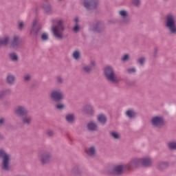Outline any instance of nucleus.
<instances>
[{"label": "nucleus", "mask_w": 176, "mask_h": 176, "mask_svg": "<svg viewBox=\"0 0 176 176\" xmlns=\"http://www.w3.org/2000/svg\"><path fill=\"white\" fill-rule=\"evenodd\" d=\"M165 28L172 36H176V16L173 13H169L165 16Z\"/></svg>", "instance_id": "f257e3e1"}, {"label": "nucleus", "mask_w": 176, "mask_h": 176, "mask_svg": "<svg viewBox=\"0 0 176 176\" xmlns=\"http://www.w3.org/2000/svg\"><path fill=\"white\" fill-rule=\"evenodd\" d=\"M104 76L109 83L112 85H119L120 80L118 78L115 69L112 66H106L103 70Z\"/></svg>", "instance_id": "f03ea898"}, {"label": "nucleus", "mask_w": 176, "mask_h": 176, "mask_svg": "<svg viewBox=\"0 0 176 176\" xmlns=\"http://www.w3.org/2000/svg\"><path fill=\"white\" fill-rule=\"evenodd\" d=\"M0 160L1 161V168L3 171H10L12 168L10 162H12V155L8 153L3 148H0Z\"/></svg>", "instance_id": "7ed1b4c3"}, {"label": "nucleus", "mask_w": 176, "mask_h": 176, "mask_svg": "<svg viewBox=\"0 0 176 176\" xmlns=\"http://www.w3.org/2000/svg\"><path fill=\"white\" fill-rule=\"evenodd\" d=\"M57 25H53L52 27V31L53 32L54 36L56 39H59L60 41H63L65 39V36H64V31H65V28L63 25V20L57 21Z\"/></svg>", "instance_id": "20e7f679"}, {"label": "nucleus", "mask_w": 176, "mask_h": 176, "mask_svg": "<svg viewBox=\"0 0 176 176\" xmlns=\"http://www.w3.org/2000/svg\"><path fill=\"white\" fill-rule=\"evenodd\" d=\"M52 157H53L52 152L47 150H41L38 155V160L42 166L50 164Z\"/></svg>", "instance_id": "39448f33"}, {"label": "nucleus", "mask_w": 176, "mask_h": 176, "mask_svg": "<svg viewBox=\"0 0 176 176\" xmlns=\"http://www.w3.org/2000/svg\"><path fill=\"white\" fill-rule=\"evenodd\" d=\"M105 24L101 21H96L93 23L89 24V31L96 32L97 34H102L105 31Z\"/></svg>", "instance_id": "423d86ee"}, {"label": "nucleus", "mask_w": 176, "mask_h": 176, "mask_svg": "<svg viewBox=\"0 0 176 176\" xmlns=\"http://www.w3.org/2000/svg\"><path fill=\"white\" fill-rule=\"evenodd\" d=\"M100 1L98 0H83L82 5L88 12L97 10Z\"/></svg>", "instance_id": "0eeeda50"}, {"label": "nucleus", "mask_w": 176, "mask_h": 176, "mask_svg": "<svg viewBox=\"0 0 176 176\" xmlns=\"http://www.w3.org/2000/svg\"><path fill=\"white\" fill-rule=\"evenodd\" d=\"M151 124L154 129H162V127H164L166 121H164V118H163V116H155L152 117Z\"/></svg>", "instance_id": "6e6552de"}, {"label": "nucleus", "mask_w": 176, "mask_h": 176, "mask_svg": "<svg viewBox=\"0 0 176 176\" xmlns=\"http://www.w3.org/2000/svg\"><path fill=\"white\" fill-rule=\"evenodd\" d=\"M50 98L54 102H58L65 98V95L60 89H54L50 94Z\"/></svg>", "instance_id": "1a4fd4ad"}, {"label": "nucleus", "mask_w": 176, "mask_h": 176, "mask_svg": "<svg viewBox=\"0 0 176 176\" xmlns=\"http://www.w3.org/2000/svg\"><path fill=\"white\" fill-rule=\"evenodd\" d=\"M124 165H117L108 170V174L113 176H120L124 173Z\"/></svg>", "instance_id": "9d476101"}, {"label": "nucleus", "mask_w": 176, "mask_h": 176, "mask_svg": "<svg viewBox=\"0 0 176 176\" xmlns=\"http://www.w3.org/2000/svg\"><path fill=\"white\" fill-rule=\"evenodd\" d=\"M140 164H141V158H134L124 165V169L130 171L134 168H138Z\"/></svg>", "instance_id": "9b49d317"}, {"label": "nucleus", "mask_w": 176, "mask_h": 176, "mask_svg": "<svg viewBox=\"0 0 176 176\" xmlns=\"http://www.w3.org/2000/svg\"><path fill=\"white\" fill-rule=\"evenodd\" d=\"M14 113L18 118H23L24 116H28L30 111H28V109L25 106L19 105L14 110Z\"/></svg>", "instance_id": "f8f14e48"}, {"label": "nucleus", "mask_w": 176, "mask_h": 176, "mask_svg": "<svg viewBox=\"0 0 176 176\" xmlns=\"http://www.w3.org/2000/svg\"><path fill=\"white\" fill-rule=\"evenodd\" d=\"M38 21H34L32 25V28L30 31V35H33V36H39L41 34H42V28L41 26L37 25Z\"/></svg>", "instance_id": "ddd939ff"}, {"label": "nucleus", "mask_w": 176, "mask_h": 176, "mask_svg": "<svg viewBox=\"0 0 176 176\" xmlns=\"http://www.w3.org/2000/svg\"><path fill=\"white\" fill-rule=\"evenodd\" d=\"M118 14H120L122 19V24L124 25L130 24V17H129V12L126 10H120Z\"/></svg>", "instance_id": "4468645a"}, {"label": "nucleus", "mask_w": 176, "mask_h": 176, "mask_svg": "<svg viewBox=\"0 0 176 176\" xmlns=\"http://www.w3.org/2000/svg\"><path fill=\"white\" fill-rule=\"evenodd\" d=\"M140 164L142 167H144V168H149L152 167L153 164V160L149 157L140 158Z\"/></svg>", "instance_id": "2eb2a0df"}, {"label": "nucleus", "mask_w": 176, "mask_h": 176, "mask_svg": "<svg viewBox=\"0 0 176 176\" xmlns=\"http://www.w3.org/2000/svg\"><path fill=\"white\" fill-rule=\"evenodd\" d=\"M170 164L168 162L160 161L157 164L156 168L159 171H164L166 168H168Z\"/></svg>", "instance_id": "dca6fc26"}, {"label": "nucleus", "mask_w": 176, "mask_h": 176, "mask_svg": "<svg viewBox=\"0 0 176 176\" xmlns=\"http://www.w3.org/2000/svg\"><path fill=\"white\" fill-rule=\"evenodd\" d=\"M88 131H98V124L94 121H90L87 124Z\"/></svg>", "instance_id": "f3484780"}, {"label": "nucleus", "mask_w": 176, "mask_h": 176, "mask_svg": "<svg viewBox=\"0 0 176 176\" xmlns=\"http://www.w3.org/2000/svg\"><path fill=\"white\" fill-rule=\"evenodd\" d=\"M16 76H14V74H8L6 78V82L9 86H13V85L16 83Z\"/></svg>", "instance_id": "a211bd4d"}, {"label": "nucleus", "mask_w": 176, "mask_h": 176, "mask_svg": "<svg viewBox=\"0 0 176 176\" xmlns=\"http://www.w3.org/2000/svg\"><path fill=\"white\" fill-rule=\"evenodd\" d=\"M83 112L87 115H89V116H92L94 114V110L93 108V105L88 104H85L83 107Z\"/></svg>", "instance_id": "6ab92c4d"}, {"label": "nucleus", "mask_w": 176, "mask_h": 176, "mask_svg": "<svg viewBox=\"0 0 176 176\" xmlns=\"http://www.w3.org/2000/svg\"><path fill=\"white\" fill-rule=\"evenodd\" d=\"M12 94V89H5L0 90V101H3L6 98V96H10Z\"/></svg>", "instance_id": "aec40b11"}, {"label": "nucleus", "mask_w": 176, "mask_h": 176, "mask_svg": "<svg viewBox=\"0 0 176 176\" xmlns=\"http://www.w3.org/2000/svg\"><path fill=\"white\" fill-rule=\"evenodd\" d=\"M85 152L90 157H96L97 155V149L94 146L89 147Z\"/></svg>", "instance_id": "412c9836"}, {"label": "nucleus", "mask_w": 176, "mask_h": 176, "mask_svg": "<svg viewBox=\"0 0 176 176\" xmlns=\"http://www.w3.org/2000/svg\"><path fill=\"white\" fill-rule=\"evenodd\" d=\"M9 42H10V38L8 36L0 38V49L1 47H6L9 45Z\"/></svg>", "instance_id": "4be33fe9"}, {"label": "nucleus", "mask_w": 176, "mask_h": 176, "mask_svg": "<svg viewBox=\"0 0 176 176\" xmlns=\"http://www.w3.org/2000/svg\"><path fill=\"white\" fill-rule=\"evenodd\" d=\"M21 122L24 126H31V123H32V117L25 116L22 117Z\"/></svg>", "instance_id": "5701e85b"}, {"label": "nucleus", "mask_w": 176, "mask_h": 176, "mask_svg": "<svg viewBox=\"0 0 176 176\" xmlns=\"http://www.w3.org/2000/svg\"><path fill=\"white\" fill-rule=\"evenodd\" d=\"M8 57L12 63H19V61H20V58H19V55L16 52L10 53Z\"/></svg>", "instance_id": "b1692460"}, {"label": "nucleus", "mask_w": 176, "mask_h": 176, "mask_svg": "<svg viewBox=\"0 0 176 176\" xmlns=\"http://www.w3.org/2000/svg\"><path fill=\"white\" fill-rule=\"evenodd\" d=\"M126 116L129 119H135L137 118L138 113L134 109H129L125 113Z\"/></svg>", "instance_id": "393cba45"}, {"label": "nucleus", "mask_w": 176, "mask_h": 176, "mask_svg": "<svg viewBox=\"0 0 176 176\" xmlns=\"http://www.w3.org/2000/svg\"><path fill=\"white\" fill-rule=\"evenodd\" d=\"M65 120L66 122H67V123H69L70 124H73V123H75V114L69 113L66 115Z\"/></svg>", "instance_id": "a878e982"}, {"label": "nucleus", "mask_w": 176, "mask_h": 176, "mask_svg": "<svg viewBox=\"0 0 176 176\" xmlns=\"http://www.w3.org/2000/svg\"><path fill=\"white\" fill-rule=\"evenodd\" d=\"M72 176H82V172L79 169V166H75L71 172Z\"/></svg>", "instance_id": "bb28decb"}, {"label": "nucleus", "mask_w": 176, "mask_h": 176, "mask_svg": "<svg viewBox=\"0 0 176 176\" xmlns=\"http://www.w3.org/2000/svg\"><path fill=\"white\" fill-rule=\"evenodd\" d=\"M107 120H108V118H107V116L104 114H100L98 116V122H99L100 124H102L103 126L107 124Z\"/></svg>", "instance_id": "cd10ccee"}, {"label": "nucleus", "mask_w": 176, "mask_h": 176, "mask_svg": "<svg viewBox=\"0 0 176 176\" xmlns=\"http://www.w3.org/2000/svg\"><path fill=\"white\" fill-rule=\"evenodd\" d=\"M43 8L44 9L45 13H47V14H52V13H53V8H52V4L50 3L43 4Z\"/></svg>", "instance_id": "c85d7f7f"}, {"label": "nucleus", "mask_w": 176, "mask_h": 176, "mask_svg": "<svg viewBox=\"0 0 176 176\" xmlns=\"http://www.w3.org/2000/svg\"><path fill=\"white\" fill-rule=\"evenodd\" d=\"M55 108L56 109H58V111H63V109H65V104L63 102V100H60L59 102H55Z\"/></svg>", "instance_id": "c756f323"}, {"label": "nucleus", "mask_w": 176, "mask_h": 176, "mask_svg": "<svg viewBox=\"0 0 176 176\" xmlns=\"http://www.w3.org/2000/svg\"><path fill=\"white\" fill-rule=\"evenodd\" d=\"M82 71L84 74H87V75H89L91 74V72L93 71V67L91 66L85 65L82 67Z\"/></svg>", "instance_id": "7c9ffc66"}, {"label": "nucleus", "mask_w": 176, "mask_h": 176, "mask_svg": "<svg viewBox=\"0 0 176 176\" xmlns=\"http://www.w3.org/2000/svg\"><path fill=\"white\" fill-rule=\"evenodd\" d=\"M19 36H14L13 40L11 42V46L12 47H19V45H20V43L19 42Z\"/></svg>", "instance_id": "2f4dec72"}, {"label": "nucleus", "mask_w": 176, "mask_h": 176, "mask_svg": "<svg viewBox=\"0 0 176 176\" xmlns=\"http://www.w3.org/2000/svg\"><path fill=\"white\" fill-rule=\"evenodd\" d=\"M110 135L111 138H113L114 140H120V134L116 131H111L110 132Z\"/></svg>", "instance_id": "473e14b6"}, {"label": "nucleus", "mask_w": 176, "mask_h": 176, "mask_svg": "<svg viewBox=\"0 0 176 176\" xmlns=\"http://www.w3.org/2000/svg\"><path fill=\"white\" fill-rule=\"evenodd\" d=\"M168 147L170 151H176V142H168Z\"/></svg>", "instance_id": "72a5a7b5"}, {"label": "nucleus", "mask_w": 176, "mask_h": 176, "mask_svg": "<svg viewBox=\"0 0 176 176\" xmlns=\"http://www.w3.org/2000/svg\"><path fill=\"white\" fill-rule=\"evenodd\" d=\"M72 56L74 60H80V52L79 50L74 51Z\"/></svg>", "instance_id": "f704fd0d"}, {"label": "nucleus", "mask_w": 176, "mask_h": 176, "mask_svg": "<svg viewBox=\"0 0 176 176\" xmlns=\"http://www.w3.org/2000/svg\"><path fill=\"white\" fill-rule=\"evenodd\" d=\"M56 82L58 85H63L64 83V78L61 76H57L56 77Z\"/></svg>", "instance_id": "c9c22d12"}, {"label": "nucleus", "mask_w": 176, "mask_h": 176, "mask_svg": "<svg viewBox=\"0 0 176 176\" xmlns=\"http://www.w3.org/2000/svg\"><path fill=\"white\" fill-rule=\"evenodd\" d=\"M145 57H141L137 60V63L138 64H140V65H141L142 67H144V65H145Z\"/></svg>", "instance_id": "e433bc0d"}, {"label": "nucleus", "mask_w": 176, "mask_h": 176, "mask_svg": "<svg viewBox=\"0 0 176 176\" xmlns=\"http://www.w3.org/2000/svg\"><path fill=\"white\" fill-rule=\"evenodd\" d=\"M6 126V118L1 117L0 118V129Z\"/></svg>", "instance_id": "4c0bfd02"}, {"label": "nucleus", "mask_w": 176, "mask_h": 176, "mask_svg": "<svg viewBox=\"0 0 176 176\" xmlns=\"http://www.w3.org/2000/svg\"><path fill=\"white\" fill-rule=\"evenodd\" d=\"M157 54H159V48L157 47H154L153 52V58H157Z\"/></svg>", "instance_id": "58836bf2"}, {"label": "nucleus", "mask_w": 176, "mask_h": 176, "mask_svg": "<svg viewBox=\"0 0 176 176\" xmlns=\"http://www.w3.org/2000/svg\"><path fill=\"white\" fill-rule=\"evenodd\" d=\"M129 60H130V55L129 54H124L122 58H121V60L126 62V61H129Z\"/></svg>", "instance_id": "ea45409f"}, {"label": "nucleus", "mask_w": 176, "mask_h": 176, "mask_svg": "<svg viewBox=\"0 0 176 176\" xmlns=\"http://www.w3.org/2000/svg\"><path fill=\"white\" fill-rule=\"evenodd\" d=\"M133 5L136 6V8H139L140 5H141V0H131Z\"/></svg>", "instance_id": "a19ab883"}, {"label": "nucleus", "mask_w": 176, "mask_h": 176, "mask_svg": "<svg viewBox=\"0 0 176 176\" xmlns=\"http://www.w3.org/2000/svg\"><path fill=\"white\" fill-rule=\"evenodd\" d=\"M126 72L128 74H135V72H137V69H135V67L129 68L126 69Z\"/></svg>", "instance_id": "79ce46f5"}, {"label": "nucleus", "mask_w": 176, "mask_h": 176, "mask_svg": "<svg viewBox=\"0 0 176 176\" xmlns=\"http://www.w3.org/2000/svg\"><path fill=\"white\" fill-rule=\"evenodd\" d=\"M23 80H24V82H30V80H31V75H30V74H26V75L23 77Z\"/></svg>", "instance_id": "37998d69"}, {"label": "nucleus", "mask_w": 176, "mask_h": 176, "mask_svg": "<svg viewBox=\"0 0 176 176\" xmlns=\"http://www.w3.org/2000/svg\"><path fill=\"white\" fill-rule=\"evenodd\" d=\"M125 84L126 85V86H135V82L131 80H126L125 82Z\"/></svg>", "instance_id": "c03bdc74"}, {"label": "nucleus", "mask_w": 176, "mask_h": 176, "mask_svg": "<svg viewBox=\"0 0 176 176\" xmlns=\"http://www.w3.org/2000/svg\"><path fill=\"white\" fill-rule=\"evenodd\" d=\"M41 39H42V41H48V39H49V36L47 35V34L43 33V34L41 35Z\"/></svg>", "instance_id": "a18cd8bd"}, {"label": "nucleus", "mask_w": 176, "mask_h": 176, "mask_svg": "<svg viewBox=\"0 0 176 176\" xmlns=\"http://www.w3.org/2000/svg\"><path fill=\"white\" fill-rule=\"evenodd\" d=\"M46 134L52 138V137H54V131H52V130H48L46 133Z\"/></svg>", "instance_id": "49530a36"}, {"label": "nucleus", "mask_w": 176, "mask_h": 176, "mask_svg": "<svg viewBox=\"0 0 176 176\" xmlns=\"http://www.w3.org/2000/svg\"><path fill=\"white\" fill-rule=\"evenodd\" d=\"M80 30V27L79 25H78V23H76L74 28V32H79Z\"/></svg>", "instance_id": "de8ad7c7"}, {"label": "nucleus", "mask_w": 176, "mask_h": 176, "mask_svg": "<svg viewBox=\"0 0 176 176\" xmlns=\"http://www.w3.org/2000/svg\"><path fill=\"white\" fill-rule=\"evenodd\" d=\"M18 28L19 30H23V28H24V22L23 21L19 22Z\"/></svg>", "instance_id": "09e8293b"}, {"label": "nucleus", "mask_w": 176, "mask_h": 176, "mask_svg": "<svg viewBox=\"0 0 176 176\" xmlns=\"http://www.w3.org/2000/svg\"><path fill=\"white\" fill-rule=\"evenodd\" d=\"M3 140H6L5 135L0 133V140L3 141Z\"/></svg>", "instance_id": "8fccbe9b"}, {"label": "nucleus", "mask_w": 176, "mask_h": 176, "mask_svg": "<svg viewBox=\"0 0 176 176\" xmlns=\"http://www.w3.org/2000/svg\"><path fill=\"white\" fill-rule=\"evenodd\" d=\"M91 67L93 68V67H96V61L91 60Z\"/></svg>", "instance_id": "3c124183"}, {"label": "nucleus", "mask_w": 176, "mask_h": 176, "mask_svg": "<svg viewBox=\"0 0 176 176\" xmlns=\"http://www.w3.org/2000/svg\"><path fill=\"white\" fill-rule=\"evenodd\" d=\"M57 21H58L56 19H52V23L53 25H54V24H56V23H57Z\"/></svg>", "instance_id": "603ef678"}, {"label": "nucleus", "mask_w": 176, "mask_h": 176, "mask_svg": "<svg viewBox=\"0 0 176 176\" xmlns=\"http://www.w3.org/2000/svg\"><path fill=\"white\" fill-rule=\"evenodd\" d=\"M74 21H75V23H76V25L78 24V23L79 22V19H78V18H76V19H74Z\"/></svg>", "instance_id": "864d4df0"}]
</instances>
